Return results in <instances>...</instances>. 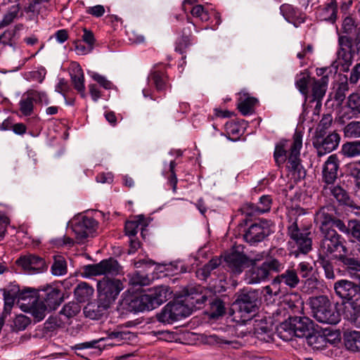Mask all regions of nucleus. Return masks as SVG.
<instances>
[{
    "mask_svg": "<svg viewBox=\"0 0 360 360\" xmlns=\"http://www.w3.org/2000/svg\"><path fill=\"white\" fill-rule=\"evenodd\" d=\"M302 137L303 133L295 130L290 146L288 144V141L282 140L276 144L274 152L276 165L280 167L286 162L287 170L296 180L304 179L306 175V171L302 166L300 158Z\"/></svg>",
    "mask_w": 360,
    "mask_h": 360,
    "instance_id": "obj_1",
    "label": "nucleus"
},
{
    "mask_svg": "<svg viewBox=\"0 0 360 360\" xmlns=\"http://www.w3.org/2000/svg\"><path fill=\"white\" fill-rule=\"evenodd\" d=\"M334 289L340 298L350 301L345 304V317L360 328V284L342 279L335 283ZM344 338H360V330L345 333Z\"/></svg>",
    "mask_w": 360,
    "mask_h": 360,
    "instance_id": "obj_2",
    "label": "nucleus"
},
{
    "mask_svg": "<svg viewBox=\"0 0 360 360\" xmlns=\"http://www.w3.org/2000/svg\"><path fill=\"white\" fill-rule=\"evenodd\" d=\"M169 294L167 287L158 286L149 290L145 294L130 295L124 297L121 302V306L123 309L129 312L150 311L166 302Z\"/></svg>",
    "mask_w": 360,
    "mask_h": 360,
    "instance_id": "obj_3",
    "label": "nucleus"
},
{
    "mask_svg": "<svg viewBox=\"0 0 360 360\" xmlns=\"http://www.w3.org/2000/svg\"><path fill=\"white\" fill-rule=\"evenodd\" d=\"M279 338H286L283 333L285 332L289 335H294L295 338H323L320 327L311 319L307 317L290 316L288 320L281 323L277 328Z\"/></svg>",
    "mask_w": 360,
    "mask_h": 360,
    "instance_id": "obj_4",
    "label": "nucleus"
},
{
    "mask_svg": "<svg viewBox=\"0 0 360 360\" xmlns=\"http://www.w3.org/2000/svg\"><path fill=\"white\" fill-rule=\"evenodd\" d=\"M308 304L313 317L319 322L335 325L340 321V314L336 307L325 295L309 297Z\"/></svg>",
    "mask_w": 360,
    "mask_h": 360,
    "instance_id": "obj_5",
    "label": "nucleus"
},
{
    "mask_svg": "<svg viewBox=\"0 0 360 360\" xmlns=\"http://www.w3.org/2000/svg\"><path fill=\"white\" fill-rule=\"evenodd\" d=\"M323 238L321 241L319 254L321 257H330L340 259L341 257H346L347 250L343 244L344 239L335 230L321 233Z\"/></svg>",
    "mask_w": 360,
    "mask_h": 360,
    "instance_id": "obj_6",
    "label": "nucleus"
},
{
    "mask_svg": "<svg viewBox=\"0 0 360 360\" xmlns=\"http://www.w3.org/2000/svg\"><path fill=\"white\" fill-rule=\"evenodd\" d=\"M123 288V283L120 280L103 278L97 283L99 303L103 308H109Z\"/></svg>",
    "mask_w": 360,
    "mask_h": 360,
    "instance_id": "obj_7",
    "label": "nucleus"
},
{
    "mask_svg": "<svg viewBox=\"0 0 360 360\" xmlns=\"http://www.w3.org/2000/svg\"><path fill=\"white\" fill-rule=\"evenodd\" d=\"M315 221L319 224L321 233L335 230L336 227L344 233H349V226H347L340 219L335 216V210L333 206H326L321 207L315 215Z\"/></svg>",
    "mask_w": 360,
    "mask_h": 360,
    "instance_id": "obj_8",
    "label": "nucleus"
},
{
    "mask_svg": "<svg viewBox=\"0 0 360 360\" xmlns=\"http://www.w3.org/2000/svg\"><path fill=\"white\" fill-rule=\"evenodd\" d=\"M284 269V264L278 259H266L259 266L252 265L247 273V281L250 284L259 283L268 279L270 272H280Z\"/></svg>",
    "mask_w": 360,
    "mask_h": 360,
    "instance_id": "obj_9",
    "label": "nucleus"
},
{
    "mask_svg": "<svg viewBox=\"0 0 360 360\" xmlns=\"http://www.w3.org/2000/svg\"><path fill=\"white\" fill-rule=\"evenodd\" d=\"M288 236L297 248L292 253L297 256L299 252L307 254L311 250L312 240L310 232L301 231L298 227L297 219L288 226Z\"/></svg>",
    "mask_w": 360,
    "mask_h": 360,
    "instance_id": "obj_10",
    "label": "nucleus"
},
{
    "mask_svg": "<svg viewBox=\"0 0 360 360\" xmlns=\"http://www.w3.org/2000/svg\"><path fill=\"white\" fill-rule=\"evenodd\" d=\"M340 136L335 131L314 134L312 138V144L317 151L319 156H323L335 150L339 145Z\"/></svg>",
    "mask_w": 360,
    "mask_h": 360,
    "instance_id": "obj_11",
    "label": "nucleus"
},
{
    "mask_svg": "<svg viewBox=\"0 0 360 360\" xmlns=\"http://www.w3.org/2000/svg\"><path fill=\"white\" fill-rule=\"evenodd\" d=\"M243 233L244 240L251 245L263 241L271 233V224L269 221L262 220L253 223L245 229Z\"/></svg>",
    "mask_w": 360,
    "mask_h": 360,
    "instance_id": "obj_12",
    "label": "nucleus"
},
{
    "mask_svg": "<svg viewBox=\"0 0 360 360\" xmlns=\"http://www.w3.org/2000/svg\"><path fill=\"white\" fill-rule=\"evenodd\" d=\"M121 266L117 261L109 258L101 261L98 264H88L84 266V272L87 276H96L101 275L116 276L120 274Z\"/></svg>",
    "mask_w": 360,
    "mask_h": 360,
    "instance_id": "obj_13",
    "label": "nucleus"
},
{
    "mask_svg": "<svg viewBox=\"0 0 360 360\" xmlns=\"http://www.w3.org/2000/svg\"><path fill=\"white\" fill-rule=\"evenodd\" d=\"M16 264L30 274L43 273L48 269L45 259L32 254L21 256L17 259Z\"/></svg>",
    "mask_w": 360,
    "mask_h": 360,
    "instance_id": "obj_14",
    "label": "nucleus"
},
{
    "mask_svg": "<svg viewBox=\"0 0 360 360\" xmlns=\"http://www.w3.org/2000/svg\"><path fill=\"white\" fill-rule=\"evenodd\" d=\"M195 24L190 17L186 18V23L183 25L175 42V51L181 54L185 53L194 43L195 37L192 35L191 27Z\"/></svg>",
    "mask_w": 360,
    "mask_h": 360,
    "instance_id": "obj_15",
    "label": "nucleus"
},
{
    "mask_svg": "<svg viewBox=\"0 0 360 360\" xmlns=\"http://www.w3.org/2000/svg\"><path fill=\"white\" fill-rule=\"evenodd\" d=\"M97 221L92 217H83L72 226V231L78 243H84L85 240L95 231Z\"/></svg>",
    "mask_w": 360,
    "mask_h": 360,
    "instance_id": "obj_16",
    "label": "nucleus"
},
{
    "mask_svg": "<svg viewBox=\"0 0 360 360\" xmlns=\"http://www.w3.org/2000/svg\"><path fill=\"white\" fill-rule=\"evenodd\" d=\"M40 300L51 310L56 309L63 302V295L61 291L51 285H47L40 290L38 294Z\"/></svg>",
    "mask_w": 360,
    "mask_h": 360,
    "instance_id": "obj_17",
    "label": "nucleus"
},
{
    "mask_svg": "<svg viewBox=\"0 0 360 360\" xmlns=\"http://www.w3.org/2000/svg\"><path fill=\"white\" fill-rule=\"evenodd\" d=\"M258 293L255 290L243 292L236 299L234 305L238 307L241 313L250 314L256 312L257 309Z\"/></svg>",
    "mask_w": 360,
    "mask_h": 360,
    "instance_id": "obj_18",
    "label": "nucleus"
},
{
    "mask_svg": "<svg viewBox=\"0 0 360 360\" xmlns=\"http://www.w3.org/2000/svg\"><path fill=\"white\" fill-rule=\"evenodd\" d=\"M328 84V77L323 76L319 79H313L311 84V93L309 94L310 98L307 99L309 103H316L315 109L321 108L322 100L324 97Z\"/></svg>",
    "mask_w": 360,
    "mask_h": 360,
    "instance_id": "obj_19",
    "label": "nucleus"
},
{
    "mask_svg": "<svg viewBox=\"0 0 360 360\" xmlns=\"http://www.w3.org/2000/svg\"><path fill=\"white\" fill-rule=\"evenodd\" d=\"M224 261L229 269L234 274H241L249 263L248 257L237 250H233L226 255Z\"/></svg>",
    "mask_w": 360,
    "mask_h": 360,
    "instance_id": "obj_20",
    "label": "nucleus"
},
{
    "mask_svg": "<svg viewBox=\"0 0 360 360\" xmlns=\"http://www.w3.org/2000/svg\"><path fill=\"white\" fill-rule=\"evenodd\" d=\"M340 49L338 52L339 60L344 61V65L349 66L352 63L353 56L359 51L352 46V37L347 35H340L338 37Z\"/></svg>",
    "mask_w": 360,
    "mask_h": 360,
    "instance_id": "obj_21",
    "label": "nucleus"
},
{
    "mask_svg": "<svg viewBox=\"0 0 360 360\" xmlns=\"http://www.w3.org/2000/svg\"><path fill=\"white\" fill-rule=\"evenodd\" d=\"M181 339H176L175 342L179 343L181 345H198L197 341L200 340V344L202 345H209L214 347H221L224 348L226 346L231 347L234 349L239 348L242 344L239 342L238 340H228L224 339H185L187 341H178Z\"/></svg>",
    "mask_w": 360,
    "mask_h": 360,
    "instance_id": "obj_22",
    "label": "nucleus"
},
{
    "mask_svg": "<svg viewBox=\"0 0 360 360\" xmlns=\"http://www.w3.org/2000/svg\"><path fill=\"white\" fill-rule=\"evenodd\" d=\"M339 164L335 155H332L323 165L322 171L323 181L327 186L333 185L338 178Z\"/></svg>",
    "mask_w": 360,
    "mask_h": 360,
    "instance_id": "obj_23",
    "label": "nucleus"
},
{
    "mask_svg": "<svg viewBox=\"0 0 360 360\" xmlns=\"http://www.w3.org/2000/svg\"><path fill=\"white\" fill-rule=\"evenodd\" d=\"M300 283V279L297 271L290 267L276 276L272 281V285H284L290 289H293L297 287Z\"/></svg>",
    "mask_w": 360,
    "mask_h": 360,
    "instance_id": "obj_24",
    "label": "nucleus"
},
{
    "mask_svg": "<svg viewBox=\"0 0 360 360\" xmlns=\"http://www.w3.org/2000/svg\"><path fill=\"white\" fill-rule=\"evenodd\" d=\"M280 10L284 18L288 22L292 23L296 27L305 21L306 15L290 4H283Z\"/></svg>",
    "mask_w": 360,
    "mask_h": 360,
    "instance_id": "obj_25",
    "label": "nucleus"
},
{
    "mask_svg": "<svg viewBox=\"0 0 360 360\" xmlns=\"http://www.w3.org/2000/svg\"><path fill=\"white\" fill-rule=\"evenodd\" d=\"M316 18L321 21H326L334 24L338 18V4L335 0H330L329 2L319 7L316 12Z\"/></svg>",
    "mask_w": 360,
    "mask_h": 360,
    "instance_id": "obj_26",
    "label": "nucleus"
},
{
    "mask_svg": "<svg viewBox=\"0 0 360 360\" xmlns=\"http://www.w3.org/2000/svg\"><path fill=\"white\" fill-rule=\"evenodd\" d=\"M70 75L72 84L75 90H77L81 96L84 98L85 86H84V75L83 70L78 63H73L70 70Z\"/></svg>",
    "mask_w": 360,
    "mask_h": 360,
    "instance_id": "obj_27",
    "label": "nucleus"
},
{
    "mask_svg": "<svg viewBox=\"0 0 360 360\" xmlns=\"http://www.w3.org/2000/svg\"><path fill=\"white\" fill-rule=\"evenodd\" d=\"M150 84L154 85L158 91H165L169 86V79L165 69L155 68L148 77Z\"/></svg>",
    "mask_w": 360,
    "mask_h": 360,
    "instance_id": "obj_28",
    "label": "nucleus"
},
{
    "mask_svg": "<svg viewBox=\"0 0 360 360\" xmlns=\"http://www.w3.org/2000/svg\"><path fill=\"white\" fill-rule=\"evenodd\" d=\"M22 25H18L13 28L5 30L0 34V44L8 45L15 49L19 39L18 31L22 29Z\"/></svg>",
    "mask_w": 360,
    "mask_h": 360,
    "instance_id": "obj_29",
    "label": "nucleus"
},
{
    "mask_svg": "<svg viewBox=\"0 0 360 360\" xmlns=\"http://www.w3.org/2000/svg\"><path fill=\"white\" fill-rule=\"evenodd\" d=\"M94 292L93 287L86 282H80L74 290L75 297L79 303L89 302Z\"/></svg>",
    "mask_w": 360,
    "mask_h": 360,
    "instance_id": "obj_30",
    "label": "nucleus"
},
{
    "mask_svg": "<svg viewBox=\"0 0 360 360\" xmlns=\"http://www.w3.org/2000/svg\"><path fill=\"white\" fill-rule=\"evenodd\" d=\"M281 303L283 307L290 309L293 313L300 311L304 304L299 293H290L285 295Z\"/></svg>",
    "mask_w": 360,
    "mask_h": 360,
    "instance_id": "obj_31",
    "label": "nucleus"
},
{
    "mask_svg": "<svg viewBox=\"0 0 360 360\" xmlns=\"http://www.w3.org/2000/svg\"><path fill=\"white\" fill-rule=\"evenodd\" d=\"M341 261L346 266L348 275L353 279L360 282V263L353 258L341 257Z\"/></svg>",
    "mask_w": 360,
    "mask_h": 360,
    "instance_id": "obj_32",
    "label": "nucleus"
},
{
    "mask_svg": "<svg viewBox=\"0 0 360 360\" xmlns=\"http://www.w3.org/2000/svg\"><path fill=\"white\" fill-rule=\"evenodd\" d=\"M53 262L51 266V272L55 276H64L68 273V265L65 257L56 255L53 257Z\"/></svg>",
    "mask_w": 360,
    "mask_h": 360,
    "instance_id": "obj_33",
    "label": "nucleus"
},
{
    "mask_svg": "<svg viewBox=\"0 0 360 360\" xmlns=\"http://www.w3.org/2000/svg\"><path fill=\"white\" fill-rule=\"evenodd\" d=\"M108 309L103 308L98 300L97 304L88 303L84 308V313L86 317L91 319H99Z\"/></svg>",
    "mask_w": 360,
    "mask_h": 360,
    "instance_id": "obj_34",
    "label": "nucleus"
},
{
    "mask_svg": "<svg viewBox=\"0 0 360 360\" xmlns=\"http://www.w3.org/2000/svg\"><path fill=\"white\" fill-rule=\"evenodd\" d=\"M34 98L28 94V90L19 102L20 111L24 116H30L34 110Z\"/></svg>",
    "mask_w": 360,
    "mask_h": 360,
    "instance_id": "obj_35",
    "label": "nucleus"
},
{
    "mask_svg": "<svg viewBox=\"0 0 360 360\" xmlns=\"http://www.w3.org/2000/svg\"><path fill=\"white\" fill-rule=\"evenodd\" d=\"M19 1L15 2V4L11 6L7 13L4 15L3 19L0 22V27L10 25L13 20L19 16L21 6L18 3Z\"/></svg>",
    "mask_w": 360,
    "mask_h": 360,
    "instance_id": "obj_36",
    "label": "nucleus"
},
{
    "mask_svg": "<svg viewBox=\"0 0 360 360\" xmlns=\"http://www.w3.org/2000/svg\"><path fill=\"white\" fill-rule=\"evenodd\" d=\"M29 309L36 321H41L45 317L46 311H51L39 299L31 304Z\"/></svg>",
    "mask_w": 360,
    "mask_h": 360,
    "instance_id": "obj_37",
    "label": "nucleus"
},
{
    "mask_svg": "<svg viewBox=\"0 0 360 360\" xmlns=\"http://www.w3.org/2000/svg\"><path fill=\"white\" fill-rule=\"evenodd\" d=\"M342 153L347 158L360 156V141H349L342 146Z\"/></svg>",
    "mask_w": 360,
    "mask_h": 360,
    "instance_id": "obj_38",
    "label": "nucleus"
},
{
    "mask_svg": "<svg viewBox=\"0 0 360 360\" xmlns=\"http://www.w3.org/2000/svg\"><path fill=\"white\" fill-rule=\"evenodd\" d=\"M171 305L176 321L188 316L192 313V308L181 302H171Z\"/></svg>",
    "mask_w": 360,
    "mask_h": 360,
    "instance_id": "obj_39",
    "label": "nucleus"
},
{
    "mask_svg": "<svg viewBox=\"0 0 360 360\" xmlns=\"http://www.w3.org/2000/svg\"><path fill=\"white\" fill-rule=\"evenodd\" d=\"M311 78L309 75L301 72L297 76L295 81L296 87L299 89L300 93L304 96L307 101L310 96H309L308 85L310 82Z\"/></svg>",
    "mask_w": 360,
    "mask_h": 360,
    "instance_id": "obj_40",
    "label": "nucleus"
},
{
    "mask_svg": "<svg viewBox=\"0 0 360 360\" xmlns=\"http://www.w3.org/2000/svg\"><path fill=\"white\" fill-rule=\"evenodd\" d=\"M342 339H306L308 346L314 350H323L328 343L336 345L341 342Z\"/></svg>",
    "mask_w": 360,
    "mask_h": 360,
    "instance_id": "obj_41",
    "label": "nucleus"
},
{
    "mask_svg": "<svg viewBox=\"0 0 360 360\" xmlns=\"http://www.w3.org/2000/svg\"><path fill=\"white\" fill-rule=\"evenodd\" d=\"M327 193L328 189L330 191L331 195L338 201L340 203L347 204L349 200V197L347 192L340 186H333V185L326 186L324 188Z\"/></svg>",
    "mask_w": 360,
    "mask_h": 360,
    "instance_id": "obj_42",
    "label": "nucleus"
},
{
    "mask_svg": "<svg viewBox=\"0 0 360 360\" xmlns=\"http://www.w3.org/2000/svg\"><path fill=\"white\" fill-rule=\"evenodd\" d=\"M173 310L171 302L167 303L161 310L160 313L157 314L158 320L162 323H171L176 321V317L173 315Z\"/></svg>",
    "mask_w": 360,
    "mask_h": 360,
    "instance_id": "obj_43",
    "label": "nucleus"
},
{
    "mask_svg": "<svg viewBox=\"0 0 360 360\" xmlns=\"http://www.w3.org/2000/svg\"><path fill=\"white\" fill-rule=\"evenodd\" d=\"M344 135L348 139L360 138V121H352L344 127Z\"/></svg>",
    "mask_w": 360,
    "mask_h": 360,
    "instance_id": "obj_44",
    "label": "nucleus"
},
{
    "mask_svg": "<svg viewBox=\"0 0 360 360\" xmlns=\"http://www.w3.org/2000/svg\"><path fill=\"white\" fill-rule=\"evenodd\" d=\"M257 99L254 97H248L238 105V108L243 115H250L254 112V107Z\"/></svg>",
    "mask_w": 360,
    "mask_h": 360,
    "instance_id": "obj_45",
    "label": "nucleus"
},
{
    "mask_svg": "<svg viewBox=\"0 0 360 360\" xmlns=\"http://www.w3.org/2000/svg\"><path fill=\"white\" fill-rule=\"evenodd\" d=\"M60 324L56 317H49L44 324L43 335L53 336L56 334V331L59 329Z\"/></svg>",
    "mask_w": 360,
    "mask_h": 360,
    "instance_id": "obj_46",
    "label": "nucleus"
},
{
    "mask_svg": "<svg viewBox=\"0 0 360 360\" xmlns=\"http://www.w3.org/2000/svg\"><path fill=\"white\" fill-rule=\"evenodd\" d=\"M210 304V314L211 318L217 319L225 314V306L221 300L215 298Z\"/></svg>",
    "mask_w": 360,
    "mask_h": 360,
    "instance_id": "obj_47",
    "label": "nucleus"
},
{
    "mask_svg": "<svg viewBox=\"0 0 360 360\" xmlns=\"http://www.w3.org/2000/svg\"><path fill=\"white\" fill-rule=\"evenodd\" d=\"M104 339H98V340H94L92 341H90V342H83V343H80V344H77L76 345H75L74 347H72V349H75V350H81V349H90V348H95V349H98L99 352H101L103 349H104L106 347H112L113 346L112 344H109L108 345H100V341L101 340H103Z\"/></svg>",
    "mask_w": 360,
    "mask_h": 360,
    "instance_id": "obj_48",
    "label": "nucleus"
},
{
    "mask_svg": "<svg viewBox=\"0 0 360 360\" xmlns=\"http://www.w3.org/2000/svg\"><path fill=\"white\" fill-rule=\"evenodd\" d=\"M329 259L331 258L326 257V256L321 257L319 255L318 262L321 266L324 269L326 277L328 279H333L335 278L333 266Z\"/></svg>",
    "mask_w": 360,
    "mask_h": 360,
    "instance_id": "obj_49",
    "label": "nucleus"
},
{
    "mask_svg": "<svg viewBox=\"0 0 360 360\" xmlns=\"http://www.w3.org/2000/svg\"><path fill=\"white\" fill-rule=\"evenodd\" d=\"M81 310V307L77 302H70L65 304L60 311V314L67 318L76 316Z\"/></svg>",
    "mask_w": 360,
    "mask_h": 360,
    "instance_id": "obj_50",
    "label": "nucleus"
},
{
    "mask_svg": "<svg viewBox=\"0 0 360 360\" xmlns=\"http://www.w3.org/2000/svg\"><path fill=\"white\" fill-rule=\"evenodd\" d=\"M38 294L34 290L25 289L19 290L18 298V300L26 301L28 300L27 304L31 305L38 300Z\"/></svg>",
    "mask_w": 360,
    "mask_h": 360,
    "instance_id": "obj_51",
    "label": "nucleus"
},
{
    "mask_svg": "<svg viewBox=\"0 0 360 360\" xmlns=\"http://www.w3.org/2000/svg\"><path fill=\"white\" fill-rule=\"evenodd\" d=\"M272 205V198L269 195H263L257 203V210L262 214L269 212Z\"/></svg>",
    "mask_w": 360,
    "mask_h": 360,
    "instance_id": "obj_52",
    "label": "nucleus"
},
{
    "mask_svg": "<svg viewBox=\"0 0 360 360\" xmlns=\"http://www.w3.org/2000/svg\"><path fill=\"white\" fill-rule=\"evenodd\" d=\"M191 13L194 18H199L202 22H206L210 19L208 11L200 4L193 6L191 11Z\"/></svg>",
    "mask_w": 360,
    "mask_h": 360,
    "instance_id": "obj_53",
    "label": "nucleus"
},
{
    "mask_svg": "<svg viewBox=\"0 0 360 360\" xmlns=\"http://www.w3.org/2000/svg\"><path fill=\"white\" fill-rule=\"evenodd\" d=\"M333 122V117L330 114L323 115L319 122L315 134L327 133V129L330 127Z\"/></svg>",
    "mask_w": 360,
    "mask_h": 360,
    "instance_id": "obj_54",
    "label": "nucleus"
},
{
    "mask_svg": "<svg viewBox=\"0 0 360 360\" xmlns=\"http://www.w3.org/2000/svg\"><path fill=\"white\" fill-rule=\"evenodd\" d=\"M221 259L218 257L212 258L208 263L205 264L201 269V272L204 278L210 276L211 271L217 269L221 264Z\"/></svg>",
    "mask_w": 360,
    "mask_h": 360,
    "instance_id": "obj_55",
    "label": "nucleus"
},
{
    "mask_svg": "<svg viewBox=\"0 0 360 360\" xmlns=\"http://www.w3.org/2000/svg\"><path fill=\"white\" fill-rule=\"evenodd\" d=\"M28 94L32 96L35 103L48 105L50 103V100L44 91H39L34 89H29Z\"/></svg>",
    "mask_w": 360,
    "mask_h": 360,
    "instance_id": "obj_56",
    "label": "nucleus"
},
{
    "mask_svg": "<svg viewBox=\"0 0 360 360\" xmlns=\"http://www.w3.org/2000/svg\"><path fill=\"white\" fill-rule=\"evenodd\" d=\"M297 274H300V276L304 279L312 276L313 267L307 262H302L298 264L297 269Z\"/></svg>",
    "mask_w": 360,
    "mask_h": 360,
    "instance_id": "obj_57",
    "label": "nucleus"
},
{
    "mask_svg": "<svg viewBox=\"0 0 360 360\" xmlns=\"http://www.w3.org/2000/svg\"><path fill=\"white\" fill-rule=\"evenodd\" d=\"M186 300L191 304L193 307L200 308V305L207 300V297L201 293H195L194 295L192 293L188 295Z\"/></svg>",
    "mask_w": 360,
    "mask_h": 360,
    "instance_id": "obj_58",
    "label": "nucleus"
},
{
    "mask_svg": "<svg viewBox=\"0 0 360 360\" xmlns=\"http://www.w3.org/2000/svg\"><path fill=\"white\" fill-rule=\"evenodd\" d=\"M30 323V319L25 315L16 316L13 321V328L15 330H23Z\"/></svg>",
    "mask_w": 360,
    "mask_h": 360,
    "instance_id": "obj_59",
    "label": "nucleus"
},
{
    "mask_svg": "<svg viewBox=\"0 0 360 360\" xmlns=\"http://www.w3.org/2000/svg\"><path fill=\"white\" fill-rule=\"evenodd\" d=\"M46 75V70L41 68L37 70L30 71L25 74V79L28 81H37L42 83Z\"/></svg>",
    "mask_w": 360,
    "mask_h": 360,
    "instance_id": "obj_60",
    "label": "nucleus"
},
{
    "mask_svg": "<svg viewBox=\"0 0 360 360\" xmlns=\"http://www.w3.org/2000/svg\"><path fill=\"white\" fill-rule=\"evenodd\" d=\"M240 210L243 214L246 217H254L261 214L260 212L257 210V204L252 202L244 204Z\"/></svg>",
    "mask_w": 360,
    "mask_h": 360,
    "instance_id": "obj_61",
    "label": "nucleus"
},
{
    "mask_svg": "<svg viewBox=\"0 0 360 360\" xmlns=\"http://www.w3.org/2000/svg\"><path fill=\"white\" fill-rule=\"evenodd\" d=\"M356 25L352 17L347 16L344 19L342 25V32L347 34V36H349L348 34H352L356 30Z\"/></svg>",
    "mask_w": 360,
    "mask_h": 360,
    "instance_id": "obj_62",
    "label": "nucleus"
},
{
    "mask_svg": "<svg viewBox=\"0 0 360 360\" xmlns=\"http://www.w3.org/2000/svg\"><path fill=\"white\" fill-rule=\"evenodd\" d=\"M349 226V231L348 234H350L360 243V221L350 220Z\"/></svg>",
    "mask_w": 360,
    "mask_h": 360,
    "instance_id": "obj_63",
    "label": "nucleus"
},
{
    "mask_svg": "<svg viewBox=\"0 0 360 360\" xmlns=\"http://www.w3.org/2000/svg\"><path fill=\"white\" fill-rule=\"evenodd\" d=\"M348 106L352 110L360 113V94H352L348 100Z\"/></svg>",
    "mask_w": 360,
    "mask_h": 360,
    "instance_id": "obj_64",
    "label": "nucleus"
}]
</instances>
